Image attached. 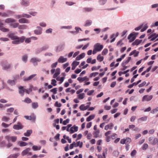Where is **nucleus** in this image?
<instances>
[{"label":"nucleus","instance_id":"nucleus-16","mask_svg":"<svg viewBox=\"0 0 158 158\" xmlns=\"http://www.w3.org/2000/svg\"><path fill=\"white\" fill-rule=\"evenodd\" d=\"M36 75V74H33L32 75H31L30 76L28 77L25 78H24V81H29L31 79H32L33 77H35Z\"/></svg>","mask_w":158,"mask_h":158},{"label":"nucleus","instance_id":"nucleus-32","mask_svg":"<svg viewBox=\"0 0 158 158\" xmlns=\"http://www.w3.org/2000/svg\"><path fill=\"white\" fill-rule=\"evenodd\" d=\"M79 109L81 110H85L88 109V106H85L84 105H81L79 107Z\"/></svg>","mask_w":158,"mask_h":158},{"label":"nucleus","instance_id":"nucleus-14","mask_svg":"<svg viewBox=\"0 0 158 158\" xmlns=\"http://www.w3.org/2000/svg\"><path fill=\"white\" fill-rule=\"evenodd\" d=\"M77 80L80 82H81L84 81L85 80L88 81L89 80V79L88 78L87 76H85L83 77H78L77 78Z\"/></svg>","mask_w":158,"mask_h":158},{"label":"nucleus","instance_id":"nucleus-55","mask_svg":"<svg viewBox=\"0 0 158 158\" xmlns=\"http://www.w3.org/2000/svg\"><path fill=\"white\" fill-rule=\"evenodd\" d=\"M57 88H54L50 90V91L52 92L54 94H55L57 93Z\"/></svg>","mask_w":158,"mask_h":158},{"label":"nucleus","instance_id":"nucleus-29","mask_svg":"<svg viewBox=\"0 0 158 158\" xmlns=\"http://www.w3.org/2000/svg\"><path fill=\"white\" fill-rule=\"evenodd\" d=\"M20 155L19 153H17L10 155L9 158H17Z\"/></svg>","mask_w":158,"mask_h":158},{"label":"nucleus","instance_id":"nucleus-50","mask_svg":"<svg viewBox=\"0 0 158 158\" xmlns=\"http://www.w3.org/2000/svg\"><path fill=\"white\" fill-rule=\"evenodd\" d=\"M18 39H19V43H22L25 40V37L23 36H22L20 38H18Z\"/></svg>","mask_w":158,"mask_h":158},{"label":"nucleus","instance_id":"nucleus-33","mask_svg":"<svg viewBox=\"0 0 158 158\" xmlns=\"http://www.w3.org/2000/svg\"><path fill=\"white\" fill-rule=\"evenodd\" d=\"M19 146L20 147L25 146L28 145V143L23 141H19L18 143Z\"/></svg>","mask_w":158,"mask_h":158},{"label":"nucleus","instance_id":"nucleus-37","mask_svg":"<svg viewBox=\"0 0 158 158\" xmlns=\"http://www.w3.org/2000/svg\"><path fill=\"white\" fill-rule=\"evenodd\" d=\"M0 30L4 32H8L9 31V29L6 28L3 26L0 27Z\"/></svg>","mask_w":158,"mask_h":158},{"label":"nucleus","instance_id":"nucleus-61","mask_svg":"<svg viewBox=\"0 0 158 158\" xmlns=\"http://www.w3.org/2000/svg\"><path fill=\"white\" fill-rule=\"evenodd\" d=\"M18 27V28L19 29H23L26 28L25 25H20Z\"/></svg>","mask_w":158,"mask_h":158},{"label":"nucleus","instance_id":"nucleus-9","mask_svg":"<svg viewBox=\"0 0 158 158\" xmlns=\"http://www.w3.org/2000/svg\"><path fill=\"white\" fill-rule=\"evenodd\" d=\"M30 150L31 149L29 148H26V149L24 150L22 152V155L23 156L27 154H28V155L30 156L31 155V153L29 152Z\"/></svg>","mask_w":158,"mask_h":158},{"label":"nucleus","instance_id":"nucleus-49","mask_svg":"<svg viewBox=\"0 0 158 158\" xmlns=\"http://www.w3.org/2000/svg\"><path fill=\"white\" fill-rule=\"evenodd\" d=\"M123 43L122 42V40H119L117 43V46H120V47L121 46Z\"/></svg>","mask_w":158,"mask_h":158},{"label":"nucleus","instance_id":"nucleus-38","mask_svg":"<svg viewBox=\"0 0 158 158\" xmlns=\"http://www.w3.org/2000/svg\"><path fill=\"white\" fill-rule=\"evenodd\" d=\"M24 118L27 120H34L35 119V118L34 117H32L31 116H24Z\"/></svg>","mask_w":158,"mask_h":158},{"label":"nucleus","instance_id":"nucleus-39","mask_svg":"<svg viewBox=\"0 0 158 158\" xmlns=\"http://www.w3.org/2000/svg\"><path fill=\"white\" fill-rule=\"evenodd\" d=\"M85 94L84 93H81L78 95V98L80 99H83L85 97Z\"/></svg>","mask_w":158,"mask_h":158},{"label":"nucleus","instance_id":"nucleus-45","mask_svg":"<svg viewBox=\"0 0 158 158\" xmlns=\"http://www.w3.org/2000/svg\"><path fill=\"white\" fill-rule=\"evenodd\" d=\"M14 40L12 42V43L15 44H18L19 43V39H18V37H17V39L15 40Z\"/></svg>","mask_w":158,"mask_h":158},{"label":"nucleus","instance_id":"nucleus-40","mask_svg":"<svg viewBox=\"0 0 158 158\" xmlns=\"http://www.w3.org/2000/svg\"><path fill=\"white\" fill-rule=\"evenodd\" d=\"M2 120L3 121L7 122L10 120V118L9 117L4 116L2 117Z\"/></svg>","mask_w":158,"mask_h":158},{"label":"nucleus","instance_id":"nucleus-13","mask_svg":"<svg viewBox=\"0 0 158 158\" xmlns=\"http://www.w3.org/2000/svg\"><path fill=\"white\" fill-rule=\"evenodd\" d=\"M37 29L35 30L34 32L35 34L36 35H40L42 33V28L40 27H37Z\"/></svg>","mask_w":158,"mask_h":158},{"label":"nucleus","instance_id":"nucleus-10","mask_svg":"<svg viewBox=\"0 0 158 158\" xmlns=\"http://www.w3.org/2000/svg\"><path fill=\"white\" fill-rule=\"evenodd\" d=\"M78 130V127L75 126V125H74L70 128V132L71 134H73L74 132L77 131Z\"/></svg>","mask_w":158,"mask_h":158},{"label":"nucleus","instance_id":"nucleus-41","mask_svg":"<svg viewBox=\"0 0 158 158\" xmlns=\"http://www.w3.org/2000/svg\"><path fill=\"white\" fill-rule=\"evenodd\" d=\"M98 74V72H95L93 73H91L89 76V77L90 78H91L93 77H95Z\"/></svg>","mask_w":158,"mask_h":158},{"label":"nucleus","instance_id":"nucleus-44","mask_svg":"<svg viewBox=\"0 0 158 158\" xmlns=\"http://www.w3.org/2000/svg\"><path fill=\"white\" fill-rule=\"evenodd\" d=\"M29 4V2L28 1H23L21 2V4L22 5H23L25 6H27Z\"/></svg>","mask_w":158,"mask_h":158},{"label":"nucleus","instance_id":"nucleus-57","mask_svg":"<svg viewBox=\"0 0 158 158\" xmlns=\"http://www.w3.org/2000/svg\"><path fill=\"white\" fill-rule=\"evenodd\" d=\"M79 64V62L74 61L72 63V65H73L76 67Z\"/></svg>","mask_w":158,"mask_h":158},{"label":"nucleus","instance_id":"nucleus-3","mask_svg":"<svg viewBox=\"0 0 158 158\" xmlns=\"http://www.w3.org/2000/svg\"><path fill=\"white\" fill-rule=\"evenodd\" d=\"M149 143L152 145H155L158 142V139L153 137H150L148 139Z\"/></svg>","mask_w":158,"mask_h":158},{"label":"nucleus","instance_id":"nucleus-48","mask_svg":"<svg viewBox=\"0 0 158 158\" xmlns=\"http://www.w3.org/2000/svg\"><path fill=\"white\" fill-rule=\"evenodd\" d=\"M126 140V143H129L131 141V139L129 137H127L126 138V139H125Z\"/></svg>","mask_w":158,"mask_h":158},{"label":"nucleus","instance_id":"nucleus-12","mask_svg":"<svg viewBox=\"0 0 158 158\" xmlns=\"http://www.w3.org/2000/svg\"><path fill=\"white\" fill-rule=\"evenodd\" d=\"M127 39L129 40V42H131L135 40V37L133 34L131 33L128 35Z\"/></svg>","mask_w":158,"mask_h":158},{"label":"nucleus","instance_id":"nucleus-21","mask_svg":"<svg viewBox=\"0 0 158 158\" xmlns=\"http://www.w3.org/2000/svg\"><path fill=\"white\" fill-rule=\"evenodd\" d=\"M147 119V116H145L144 117H141L138 119V122L139 123H141L142 122L146 121Z\"/></svg>","mask_w":158,"mask_h":158},{"label":"nucleus","instance_id":"nucleus-6","mask_svg":"<svg viewBox=\"0 0 158 158\" xmlns=\"http://www.w3.org/2000/svg\"><path fill=\"white\" fill-rule=\"evenodd\" d=\"M23 127V126L20 122H18L17 124H15L13 126V128L16 130L21 129Z\"/></svg>","mask_w":158,"mask_h":158},{"label":"nucleus","instance_id":"nucleus-52","mask_svg":"<svg viewBox=\"0 0 158 158\" xmlns=\"http://www.w3.org/2000/svg\"><path fill=\"white\" fill-rule=\"evenodd\" d=\"M11 124V123L10 124H8L4 123H2V126L5 128H6L8 127Z\"/></svg>","mask_w":158,"mask_h":158},{"label":"nucleus","instance_id":"nucleus-30","mask_svg":"<svg viewBox=\"0 0 158 158\" xmlns=\"http://www.w3.org/2000/svg\"><path fill=\"white\" fill-rule=\"evenodd\" d=\"M7 83L9 84V85H15V80H9L7 82Z\"/></svg>","mask_w":158,"mask_h":158},{"label":"nucleus","instance_id":"nucleus-64","mask_svg":"<svg viewBox=\"0 0 158 158\" xmlns=\"http://www.w3.org/2000/svg\"><path fill=\"white\" fill-rule=\"evenodd\" d=\"M22 16L23 17H25L27 18H29L31 17V16L29 15L23 14L22 15Z\"/></svg>","mask_w":158,"mask_h":158},{"label":"nucleus","instance_id":"nucleus-22","mask_svg":"<svg viewBox=\"0 0 158 158\" xmlns=\"http://www.w3.org/2000/svg\"><path fill=\"white\" fill-rule=\"evenodd\" d=\"M60 69L57 68L56 69V72L53 75V78H56L60 73Z\"/></svg>","mask_w":158,"mask_h":158},{"label":"nucleus","instance_id":"nucleus-2","mask_svg":"<svg viewBox=\"0 0 158 158\" xmlns=\"http://www.w3.org/2000/svg\"><path fill=\"white\" fill-rule=\"evenodd\" d=\"M16 22L15 19L11 18H9L6 19L5 22L7 23H10V26L14 28H16L19 26V24L17 23H14Z\"/></svg>","mask_w":158,"mask_h":158},{"label":"nucleus","instance_id":"nucleus-53","mask_svg":"<svg viewBox=\"0 0 158 158\" xmlns=\"http://www.w3.org/2000/svg\"><path fill=\"white\" fill-rule=\"evenodd\" d=\"M148 26L147 24L145 25L143 28L141 30V31L143 32L145 30H146V29L148 28Z\"/></svg>","mask_w":158,"mask_h":158},{"label":"nucleus","instance_id":"nucleus-62","mask_svg":"<svg viewBox=\"0 0 158 158\" xmlns=\"http://www.w3.org/2000/svg\"><path fill=\"white\" fill-rule=\"evenodd\" d=\"M48 48V46L47 45H46L43 47H42L41 48L42 51H44L47 50Z\"/></svg>","mask_w":158,"mask_h":158},{"label":"nucleus","instance_id":"nucleus-20","mask_svg":"<svg viewBox=\"0 0 158 158\" xmlns=\"http://www.w3.org/2000/svg\"><path fill=\"white\" fill-rule=\"evenodd\" d=\"M8 36L12 40H14L17 39L18 37L15 35L13 33H9L8 34Z\"/></svg>","mask_w":158,"mask_h":158},{"label":"nucleus","instance_id":"nucleus-35","mask_svg":"<svg viewBox=\"0 0 158 158\" xmlns=\"http://www.w3.org/2000/svg\"><path fill=\"white\" fill-rule=\"evenodd\" d=\"M104 59V57L103 56H101L100 54L98 55L97 57V60L100 62H101L103 61Z\"/></svg>","mask_w":158,"mask_h":158},{"label":"nucleus","instance_id":"nucleus-43","mask_svg":"<svg viewBox=\"0 0 158 158\" xmlns=\"http://www.w3.org/2000/svg\"><path fill=\"white\" fill-rule=\"evenodd\" d=\"M32 107L34 109L37 108L38 106L37 102H33L32 103Z\"/></svg>","mask_w":158,"mask_h":158},{"label":"nucleus","instance_id":"nucleus-27","mask_svg":"<svg viewBox=\"0 0 158 158\" xmlns=\"http://www.w3.org/2000/svg\"><path fill=\"white\" fill-rule=\"evenodd\" d=\"M142 42V40H136L135 42H133L132 44V45L133 46L134 45H138L139 44Z\"/></svg>","mask_w":158,"mask_h":158},{"label":"nucleus","instance_id":"nucleus-5","mask_svg":"<svg viewBox=\"0 0 158 158\" xmlns=\"http://www.w3.org/2000/svg\"><path fill=\"white\" fill-rule=\"evenodd\" d=\"M153 98V96L152 95H148L144 96L142 98V102H148L150 101Z\"/></svg>","mask_w":158,"mask_h":158},{"label":"nucleus","instance_id":"nucleus-23","mask_svg":"<svg viewBox=\"0 0 158 158\" xmlns=\"http://www.w3.org/2000/svg\"><path fill=\"white\" fill-rule=\"evenodd\" d=\"M19 22L20 23H28V20L25 18H22L19 20Z\"/></svg>","mask_w":158,"mask_h":158},{"label":"nucleus","instance_id":"nucleus-7","mask_svg":"<svg viewBox=\"0 0 158 158\" xmlns=\"http://www.w3.org/2000/svg\"><path fill=\"white\" fill-rule=\"evenodd\" d=\"M41 61L40 59L37 58H33L30 60V62L32 63L34 66H36L38 65L37 62H40Z\"/></svg>","mask_w":158,"mask_h":158},{"label":"nucleus","instance_id":"nucleus-36","mask_svg":"<svg viewBox=\"0 0 158 158\" xmlns=\"http://www.w3.org/2000/svg\"><path fill=\"white\" fill-rule=\"evenodd\" d=\"M92 23V21L91 20H87L86 21V23L84 26L85 27H87L91 25Z\"/></svg>","mask_w":158,"mask_h":158},{"label":"nucleus","instance_id":"nucleus-26","mask_svg":"<svg viewBox=\"0 0 158 158\" xmlns=\"http://www.w3.org/2000/svg\"><path fill=\"white\" fill-rule=\"evenodd\" d=\"M32 132L31 130H28L26 132L24 133V135L25 136L29 137L31 134Z\"/></svg>","mask_w":158,"mask_h":158},{"label":"nucleus","instance_id":"nucleus-46","mask_svg":"<svg viewBox=\"0 0 158 158\" xmlns=\"http://www.w3.org/2000/svg\"><path fill=\"white\" fill-rule=\"evenodd\" d=\"M137 152L135 150H133L131 153V156L132 157H134L136 154Z\"/></svg>","mask_w":158,"mask_h":158},{"label":"nucleus","instance_id":"nucleus-54","mask_svg":"<svg viewBox=\"0 0 158 158\" xmlns=\"http://www.w3.org/2000/svg\"><path fill=\"white\" fill-rule=\"evenodd\" d=\"M148 147V145L147 143H145L144 144L142 147V149L145 150H146Z\"/></svg>","mask_w":158,"mask_h":158},{"label":"nucleus","instance_id":"nucleus-18","mask_svg":"<svg viewBox=\"0 0 158 158\" xmlns=\"http://www.w3.org/2000/svg\"><path fill=\"white\" fill-rule=\"evenodd\" d=\"M19 93L21 94L22 96L23 95L25 92V89H24L23 87L22 86H20L19 87Z\"/></svg>","mask_w":158,"mask_h":158},{"label":"nucleus","instance_id":"nucleus-15","mask_svg":"<svg viewBox=\"0 0 158 158\" xmlns=\"http://www.w3.org/2000/svg\"><path fill=\"white\" fill-rule=\"evenodd\" d=\"M67 60V58H64L63 56H60L58 59V61L59 63H64Z\"/></svg>","mask_w":158,"mask_h":158},{"label":"nucleus","instance_id":"nucleus-58","mask_svg":"<svg viewBox=\"0 0 158 158\" xmlns=\"http://www.w3.org/2000/svg\"><path fill=\"white\" fill-rule=\"evenodd\" d=\"M158 111V107H156V108L153 109L151 111V113L152 114H154L156 112Z\"/></svg>","mask_w":158,"mask_h":158},{"label":"nucleus","instance_id":"nucleus-11","mask_svg":"<svg viewBox=\"0 0 158 158\" xmlns=\"http://www.w3.org/2000/svg\"><path fill=\"white\" fill-rule=\"evenodd\" d=\"M114 126V125L113 123H110L109 124L105 126L104 129L106 131L108 129L111 130L112 129Z\"/></svg>","mask_w":158,"mask_h":158},{"label":"nucleus","instance_id":"nucleus-47","mask_svg":"<svg viewBox=\"0 0 158 158\" xmlns=\"http://www.w3.org/2000/svg\"><path fill=\"white\" fill-rule=\"evenodd\" d=\"M108 50L107 49L105 48L102 52V54L103 55H106L108 53Z\"/></svg>","mask_w":158,"mask_h":158},{"label":"nucleus","instance_id":"nucleus-1","mask_svg":"<svg viewBox=\"0 0 158 158\" xmlns=\"http://www.w3.org/2000/svg\"><path fill=\"white\" fill-rule=\"evenodd\" d=\"M5 139L8 142V143L6 145L7 147L8 148L12 146V143L10 142L11 141L12 142H15L17 139V137L15 136H10V135H7L5 136Z\"/></svg>","mask_w":158,"mask_h":158},{"label":"nucleus","instance_id":"nucleus-59","mask_svg":"<svg viewBox=\"0 0 158 158\" xmlns=\"http://www.w3.org/2000/svg\"><path fill=\"white\" fill-rule=\"evenodd\" d=\"M106 1V0H99V3L101 5H103L105 4Z\"/></svg>","mask_w":158,"mask_h":158},{"label":"nucleus","instance_id":"nucleus-60","mask_svg":"<svg viewBox=\"0 0 158 158\" xmlns=\"http://www.w3.org/2000/svg\"><path fill=\"white\" fill-rule=\"evenodd\" d=\"M69 118H67V119H66V120H64L63 121V124L64 125H66L67 123H69Z\"/></svg>","mask_w":158,"mask_h":158},{"label":"nucleus","instance_id":"nucleus-25","mask_svg":"<svg viewBox=\"0 0 158 158\" xmlns=\"http://www.w3.org/2000/svg\"><path fill=\"white\" fill-rule=\"evenodd\" d=\"M64 46V44L60 45L57 46L56 48V52H59L61 51L63 48V47Z\"/></svg>","mask_w":158,"mask_h":158},{"label":"nucleus","instance_id":"nucleus-56","mask_svg":"<svg viewBox=\"0 0 158 158\" xmlns=\"http://www.w3.org/2000/svg\"><path fill=\"white\" fill-rule=\"evenodd\" d=\"M56 81L54 79H53L52 80L51 84L53 85L54 86L56 85Z\"/></svg>","mask_w":158,"mask_h":158},{"label":"nucleus","instance_id":"nucleus-4","mask_svg":"<svg viewBox=\"0 0 158 158\" xmlns=\"http://www.w3.org/2000/svg\"><path fill=\"white\" fill-rule=\"evenodd\" d=\"M2 66L3 69L7 70L11 68V64L9 63L6 61H5L2 62Z\"/></svg>","mask_w":158,"mask_h":158},{"label":"nucleus","instance_id":"nucleus-51","mask_svg":"<svg viewBox=\"0 0 158 158\" xmlns=\"http://www.w3.org/2000/svg\"><path fill=\"white\" fill-rule=\"evenodd\" d=\"M27 55H24L22 57V60L25 62H26L27 61Z\"/></svg>","mask_w":158,"mask_h":158},{"label":"nucleus","instance_id":"nucleus-34","mask_svg":"<svg viewBox=\"0 0 158 158\" xmlns=\"http://www.w3.org/2000/svg\"><path fill=\"white\" fill-rule=\"evenodd\" d=\"M41 147L40 146H33L32 148V149L34 151L40 150L41 149Z\"/></svg>","mask_w":158,"mask_h":158},{"label":"nucleus","instance_id":"nucleus-24","mask_svg":"<svg viewBox=\"0 0 158 158\" xmlns=\"http://www.w3.org/2000/svg\"><path fill=\"white\" fill-rule=\"evenodd\" d=\"M93 8L90 7H85L83 9V11L84 12H89L92 11Z\"/></svg>","mask_w":158,"mask_h":158},{"label":"nucleus","instance_id":"nucleus-63","mask_svg":"<svg viewBox=\"0 0 158 158\" xmlns=\"http://www.w3.org/2000/svg\"><path fill=\"white\" fill-rule=\"evenodd\" d=\"M1 15L2 17H6L8 16V15L6 13L0 12V16Z\"/></svg>","mask_w":158,"mask_h":158},{"label":"nucleus","instance_id":"nucleus-42","mask_svg":"<svg viewBox=\"0 0 158 158\" xmlns=\"http://www.w3.org/2000/svg\"><path fill=\"white\" fill-rule=\"evenodd\" d=\"M24 102L26 103H29L31 102V100L28 98H27L24 99Z\"/></svg>","mask_w":158,"mask_h":158},{"label":"nucleus","instance_id":"nucleus-28","mask_svg":"<svg viewBox=\"0 0 158 158\" xmlns=\"http://www.w3.org/2000/svg\"><path fill=\"white\" fill-rule=\"evenodd\" d=\"M99 131L97 130L94 131L93 133V135L95 138H97L99 137Z\"/></svg>","mask_w":158,"mask_h":158},{"label":"nucleus","instance_id":"nucleus-17","mask_svg":"<svg viewBox=\"0 0 158 158\" xmlns=\"http://www.w3.org/2000/svg\"><path fill=\"white\" fill-rule=\"evenodd\" d=\"M73 144H74V147H75L79 146L80 148H81L82 147L83 143L80 142V141L77 142V143L73 142Z\"/></svg>","mask_w":158,"mask_h":158},{"label":"nucleus","instance_id":"nucleus-8","mask_svg":"<svg viewBox=\"0 0 158 158\" xmlns=\"http://www.w3.org/2000/svg\"><path fill=\"white\" fill-rule=\"evenodd\" d=\"M103 46L102 45L98 43L96 44L94 46V48L98 52L101 51L103 49Z\"/></svg>","mask_w":158,"mask_h":158},{"label":"nucleus","instance_id":"nucleus-19","mask_svg":"<svg viewBox=\"0 0 158 158\" xmlns=\"http://www.w3.org/2000/svg\"><path fill=\"white\" fill-rule=\"evenodd\" d=\"M139 52L138 51H136V50H134L132 51L129 54V56H131L134 55V57L137 56L138 55Z\"/></svg>","mask_w":158,"mask_h":158},{"label":"nucleus","instance_id":"nucleus-31","mask_svg":"<svg viewBox=\"0 0 158 158\" xmlns=\"http://www.w3.org/2000/svg\"><path fill=\"white\" fill-rule=\"evenodd\" d=\"M95 116L94 114H92L89 116L86 119V121L89 122L91 121V120L93 119Z\"/></svg>","mask_w":158,"mask_h":158}]
</instances>
